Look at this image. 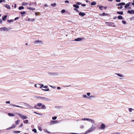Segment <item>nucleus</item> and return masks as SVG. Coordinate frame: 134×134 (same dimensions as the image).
<instances>
[{"label":"nucleus","mask_w":134,"mask_h":134,"mask_svg":"<svg viewBox=\"0 0 134 134\" xmlns=\"http://www.w3.org/2000/svg\"><path fill=\"white\" fill-rule=\"evenodd\" d=\"M96 128V127L94 126H93V125H92V127L88 130L86 131L87 133L90 132H91L93 131Z\"/></svg>","instance_id":"nucleus-1"},{"label":"nucleus","mask_w":134,"mask_h":134,"mask_svg":"<svg viewBox=\"0 0 134 134\" xmlns=\"http://www.w3.org/2000/svg\"><path fill=\"white\" fill-rule=\"evenodd\" d=\"M125 5V3L124 2H122L116 4V5L117 6H120V7H118V8L119 9H121L122 8V5Z\"/></svg>","instance_id":"nucleus-2"},{"label":"nucleus","mask_w":134,"mask_h":134,"mask_svg":"<svg viewBox=\"0 0 134 134\" xmlns=\"http://www.w3.org/2000/svg\"><path fill=\"white\" fill-rule=\"evenodd\" d=\"M17 114L23 120L27 119L28 118V117L27 116L25 115H23L21 114H20L19 113H17Z\"/></svg>","instance_id":"nucleus-3"},{"label":"nucleus","mask_w":134,"mask_h":134,"mask_svg":"<svg viewBox=\"0 0 134 134\" xmlns=\"http://www.w3.org/2000/svg\"><path fill=\"white\" fill-rule=\"evenodd\" d=\"M105 23L106 24H107V25L108 26H112L113 27H116V26L115 25H113V24H114V23L112 22H105Z\"/></svg>","instance_id":"nucleus-4"},{"label":"nucleus","mask_w":134,"mask_h":134,"mask_svg":"<svg viewBox=\"0 0 134 134\" xmlns=\"http://www.w3.org/2000/svg\"><path fill=\"white\" fill-rule=\"evenodd\" d=\"M58 122L57 120H51L50 122L51 125H52L57 123Z\"/></svg>","instance_id":"nucleus-5"},{"label":"nucleus","mask_w":134,"mask_h":134,"mask_svg":"<svg viewBox=\"0 0 134 134\" xmlns=\"http://www.w3.org/2000/svg\"><path fill=\"white\" fill-rule=\"evenodd\" d=\"M105 125L104 124H102L100 125V128H99V129L104 130L105 129Z\"/></svg>","instance_id":"nucleus-6"},{"label":"nucleus","mask_w":134,"mask_h":134,"mask_svg":"<svg viewBox=\"0 0 134 134\" xmlns=\"http://www.w3.org/2000/svg\"><path fill=\"white\" fill-rule=\"evenodd\" d=\"M34 43L35 44L38 43L41 44H42L43 43L42 41L40 40H36L34 42Z\"/></svg>","instance_id":"nucleus-7"},{"label":"nucleus","mask_w":134,"mask_h":134,"mask_svg":"<svg viewBox=\"0 0 134 134\" xmlns=\"http://www.w3.org/2000/svg\"><path fill=\"white\" fill-rule=\"evenodd\" d=\"M42 105V104L41 103H38L37 104V105H34V107L36 109H38V108L37 107V106L40 107Z\"/></svg>","instance_id":"nucleus-8"},{"label":"nucleus","mask_w":134,"mask_h":134,"mask_svg":"<svg viewBox=\"0 0 134 134\" xmlns=\"http://www.w3.org/2000/svg\"><path fill=\"white\" fill-rule=\"evenodd\" d=\"M10 106H12H12L16 107H18L21 108H24V107H22L20 106H19L16 105H14V104H10Z\"/></svg>","instance_id":"nucleus-9"},{"label":"nucleus","mask_w":134,"mask_h":134,"mask_svg":"<svg viewBox=\"0 0 134 134\" xmlns=\"http://www.w3.org/2000/svg\"><path fill=\"white\" fill-rule=\"evenodd\" d=\"M15 127H16L15 125L14 124H13L12 125V126L10 127L9 128L7 129V130L15 128Z\"/></svg>","instance_id":"nucleus-10"},{"label":"nucleus","mask_w":134,"mask_h":134,"mask_svg":"<svg viewBox=\"0 0 134 134\" xmlns=\"http://www.w3.org/2000/svg\"><path fill=\"white\" fill-rule=\"evenodd\" d=\"M79 15L80 16H84L85 15V13H83V12H81L79 13Z\"/></svg>","instance_id":"nucleus-11"},{"label":"nucleus","mask_w":134,"mask_h":134,"mask_svg":"<svg viewBox=\"0 0 134 134\" xmlns=\"http://www.w3.org/2000/svg\"><path fill=\"white\" fill-rule=\"evenodd\" d=\"M127 13L130 14H134V10H129L127 11Z\"/></svg>","instance_id":"nucleus-12"},{"label":"nucleus","mask_w":134,"mask_h":134,"mask_svg":"<svg viewBox=\"0 0 134 134\" xmlns=\"http://www.w3.org/2000/svg\"><path fill=\"white\" fill-rule=\"evenodd\" d=\"M131 3V2H129L127 4H126L125 6V8H127V7H129L130 6V4Z\"/></svg>","instance_id":"nucleus-13"},{"label":"nucleus","mask_w":134,"mask_h":134,"mask_svg":"<svg viewBox=\"0 0 134 134\" xmlns=\"http://www.w3.org/2000/svg\"><path fill=\"white\" fill-rule=\"evenodd\" d=\"M0 29L2 30H4V31H7L8 30V29L6 27H1L0 28Z\"/></svg>","instance_id":"nucleus-14"},{"label":"nucleus","mask_w":134,"mask_h":134,"mask_svg":"<svg viewBox=\"0 0 134 134\" xmlns=\"http://www.w3.org/2000/svg\"><path fill=\"white\" fill-rule=\"evenodd\" d=\"M4 6L8 9H10V7L8 4H5Z\"/></svg>","instance_id":"nucleus-15"},{"label":"nucleus","mask_w":134,"mask_h":134,"mask_svg":"<svg viewBox=\"0 0 134 134\" xmlns=\"http://www.w3.org/2000/svg\"><path fill=\"white\" fill-rule=\"evenodd\" d=\"M27 9L29 10H35V8H32L31 7H27Z\"/></svg>","instance_id":"nucleus-16"},{"label":"nucleus","mask_w":134,"mask_h":134,"mask_svg":"<svg viewBox=\"0 0 134 134\" xmlns=\"http://www.w3.org/2000/svg\"><path fill=\"white\" fill-rule=\"evenodd\" d=\"M82 40V38H77L75 39V41H81Z\"/></svg>","instance_id":"nucleus-17"},{"label":"nucleus","mask_w":134,"mask_h":134,"mask_svg":"<svg viewBox=\"0 0 134 134\" xmlns=\"http://www.w3.org/2000/svg\"><path fill=\"white\" fill-rule=\"evenodd\" d=\"M73 6L75 7L76 8H79V6L77 4H74Z\"/></svg>","instance_id":"nucleus-18"},{"label":"nucleus","mask_w":134,"mask_h":134,"mask_svg":"<svg viewBox=\"0 0 134 134\" xmlns=\"http://www.w3.org/2000/svg\"><path fill=\"white\" fill-rule=\"evenodd\" d=\"M7 15L4 16L3 18V21L7 19Z\"/></svg>","instance_id":"nucleus-19"},{"label":"nucleus","mask_w":134,"mask_h":134,"mask_svg":"<svg viewBox=\"0 0 134 134\" xmlns=\"http://www.w3.org/2000/svg\"><path fill=\"white\" fill-rule=\"evenodd\" d=\"M28 4V3L26 2H23L22 3V5H27Z\"/></svg>","instance_id":"nucleus-20"},{"label":"nucleus","mask_w":134,"mask_h":134,"mask_svg":"<svg viewBox=\"0 0 134 134\" xmlns=\"http://www.w3.org/2000/svg\"><path fill=\"white\" fill-rule=\"evenodd\" d=\"M118 19H122L123 18V17H122L121 16V15H119L118 17Z\"/></svg>","instance_id":"nucleus-21"},{"label":"nucleus","mask_w":134,"mask_h":134,"mask_svg":"<svg viewBox=\"0 0 134 134\" xmlns=\"http://www.w3.org/2000/svg\"><path fill=\"white\" fill-rule=\"evenodd\" d=\"M117 13L118 14L121 15H123V12H117Z\"/></svg>","instance_id":"nucleus-22"},{"label":"nucleus","mask_w":134,"mask_h":134,"mask_svg":"<svg viewBox=\"0 0 134 134\" xmlns=\"http://www.w3.org/2000/svg\"><path fill=\"white\" fill-rule=\"evenodd\" d=\"M96 4V3L95 2H93L91 3V5H95Z\"/></svg>","instance_id":"nucleus-23"},{"label":"nucleus","mask_w":134,"mask_h":134,"mask_svg":"<svg viewBox=\"0 0 134 134\" xmlns=\"http://www.w3.org/2000/svg\"><path fill=\"white\" fill-rule=\"evenodd\" d=\"M83 97L84 98H86V97L89 98L90 97H93V96H90V97H87L86 95H83Z\"/></svg>","instance_id":"nucleus-24"},{"label":"nucleus","mask_w":134,"mask_h":134,"mask_svg":"<svg viewBox=\"0 0 134 134\" xmlns=\"http://www.w3.org/2000/svg\"><path fill=\"white\" fill-rule=\"evenodd\" d=\"M13 133H20V131H14Z\"/></svg>","instance_id":"nucleus-25"},{"label":"nucleus","mask_w":134,"mask_h":134,"mask_svg":"<svg viewBox=\"0 0 134 134\" xmlns=\"http://www.w3.org/2000/svg\"><path fill=\"white\" fill-rule=\"evenodd\" d=\"M24 8L23 6H20L19 8V10H21L22 9H24Z\"/></svg>","instance_id":"nucleus-26"},{"label":"nucleus","mask_w":134,"mask_h":134,"mask_svg":"<svg viewBox=\"0 0 134 134\" xmlns=\"http://www.w3.org/2000/svg\"><path fill=\"white\" fill-rule=\"evenodd\" d=\"M20 121L19 120H17V121H16L15 122V125H17L19 124V122Z\"/></svg>","instance_id":"nucleus-27"},{"label":"nucleus","mask_w":134,"mask_h":134,"mask_svg":"<svg viewBox=\"0 0 134 134\" xmlns=\"http://www.w3.org/2000/svg\"><path fill=\"white\" fill-rule=\"evenodd\" d=\"M116 74L117 75H118V76L120 77H122V75H121L120 74H118V73H116Z\"/></svg>","instance_id":"nucleus-28"},{"label":"nucleus","mask_w":134,"mask_h":134,"mask_svg":"<svg viewBox=\"0 0 134 134\" xmlns=\"http://www.w3.org/2000/svg\"><path fill=\"white\" fill-rule=\"evenodd\" d=\"M103 7L102 6H99V8L101 10H103Z\"/></svg>","instance_id":"nucleus-29"},{"label":"nucleus","mask_w":134,"mask_h":134,"mask_svg":"<svg viewBox=\"0 0 134 134\" xmlns=\"http://www.w3.org/2000/svg\"><path fill=\"white\" fill-rule=\"evenodd\" d=\"M8 115L10 116H14V114H11L10 113H9L8 114Z\"/></svg>","instance_id":"nucleus-30"},{"label":"nucleus","mask_w":134,"mask_h":134,"mask_svg":"<svg viewBox=\"0 0 134 134\" xmlns=\"http://www.w3.org/2000/svg\"><path fill=\"white\" fill-rule=\"evenodd\" d=\"M37 98H41V99H44L46 98L45 97H37Z\"/></svg>","instance_id":"nucleus-31"},{"label":"nucleus","mask_w":134,"mask_h":134,"mask_svg":"<svg viewBox=\"0 0 134 134\" xmlns=\"http://www.w3.org/2000/svg\"><path fill=\"white\" fill-rule=\"evenodd\" d=\"M28 122V120H25L24 121V122L25 123L27 124Z\"/></svg>","instance_id":"nucleus-32"},{"label":"nucleus","mask_w":134,"mask_h":134,"mask_svg":"<svg viewBox=\"0 0 134 134\" xmlns=\"http://www.w3.org/2000/svg\"><path fill=\"white\" fill-rule=\"evenodd\" d=\"M56 5V3H54L53 4H51V6L53 7H55Z\"/></svg>","instance_id":"nucleus-33"},{"label":"nucleus","mask_w":134,"mask_h":134,"mask_svg":"<svg viewBox=\"0 0 134 134\" xmlns=\"http://www.w3.org/2000/svg\"><path fill=\"white\" fill-rule=\"evenodd\" d=\"M13 21H14L13 20H7L8 22H9V23H10L12 22H13Z\"/></svg>","instance_id":"nucleus-34"},{"label":"nucleus","mask_w":134,"mask_h":134,"mask_svg":"<svg viewBox=\"0 0 134 134\" xmlns=\"http://www.w3.org/2000/svg\"><path fill=\"white\" fill-rule=\"evenodd\" d=\"M32 131L34 132L35 133L37 132V130L36 129H34L32 130Z\"/></svg>","instance_id":"nucleus-35"},{"label":"nucleus","mask_w":134,"mask_h":134,"mask_svg":"<svg viewBox=\"0 0 134 134\" xmlns=\"http://www.w3.org/2000/svg\"><path fill=\"white\" fill-rule=\"evenodd\" d=\"M42 90L45 91H49V88H47L46 89H42Z\"/></svg>","instance_id":"nucleus-36"},{"label":"nucleus","mask_w":134,"mask_h":134,"mask_svg":"<svg viewBox=\"0 0 134 134\" xmlns=\"http://www.w3.org/2000/svg\"><path fill=\"white\" fill-rule=\"evenodd\" d=\"M41 109H45V106L44 105H42Z\"/></svg>","instance_id":"nucleus-37"},{"label":"nucleus","mask_w":134,"mask_h":134,"mask_svg":"<svg viewBox=\"0 0 134 134\" xmlns=\"http://www.w3.org/2000/svg\"><path fill=\"white\" fill-rule=\"evenodd\" d=\"M107 14L105 13H103L102 14H100V15H102V16H104L105 15Z\"/></svg>","instance_id":"nucleus-38"},{"label":"nucleus","mask_w":134,"mask_h":134,"mask_svg":"<svg viewBox=\"0 0 134 134\" xmlns=\"http://www.w3.org/2000/svg\"><path fill=\"white\" fill-rule=\"evenodd\" d=\"M74 10H75L77 12H79V11L76 8H74Z\"/></svg>","instance_id":"nucleus-39"},{"label":"nucleus","mask_w":134,"mask_h":134,"mask_svg":"<svg viewBox=\"0 0 134 134\" xmlns=\"http://www.w3.org/2000/svg\"><path fill=\"white\" fill-rule=\"evenodd\" d=\"M57 118V117L56 116L53 117L52 118V119L53 120H55Z\"/></svg>","instance_id":"nucleus-40"},{"label":"nucleus","mask_w":134,"mask_h":134,"mask_svg":"<svg viewBox=\"0 0 134 134\" xmlns=\"http://www.w3.org/2000/svg\"><path fill=\"white\" fill-rule=\"evenodd\" d=\"M24 104L26 105V106L28 107H29L30 106V105L27 103H24Z\"/></svg>","instance_id":"nucleus-41"},{"label":"nucleus","mask_w":134,"mask_h":134,"mask_svg":"<svg viewBox=\"0 0 134 134\" xmlns=\"http://www.w3.org/2000/svg\"><path fill=\"white\" fill-rule=\"evenodd\" d=\"M133 110V109L131 108H130L129 109V111L130 112H131V111Z\"/></svg>","instance_id":"nucleus-42"},{"label":"nucleus","mask_w":134,"mask_h":134,"mask_svg":"<svg viewBox=\"0 0 134 134\" xmlns=\"http://www.w3.org/2000/svg\"><path fill=\"white\" fill-rule=\"evenodd\" d=\"M34 4L33 2H30L29 4V5H32L33 4Z\"/></svg>","instance_id":"nucleus-43"},{"label":"nucleus","mask_w":134,"mask_h":134,"mask_svg":"<svg viewBox=\"0 0 134 134\" xmlns=\"http://www.w3.org/2000/svg\"><path fill=\"white\" fill-rule=\"evenodd\" d=\"M90 120H91V122L92 123H94L95 122L93 120L90 119Z\"/></svg>","instance_id":"nucleus-44"},{"label":"nucleus","mask_w":134,"mask_h":134,"mask_svg":"<svg viewBox=\"0 0 134 134\" xmlns=\"http://www.w3.org/2000/svg\"><path fill=\"white\" fill-rule=\"evenodd\" d=\"M122 23L124 24H126V21L125 20L122 21Z\"/></svg>","instance_id":"nucleus-45"},{"label":"nucleus","mask_w":134,"mask_h":134,"mask_svg":"<svg viewBox=\"0 0 134 134\" xmlns=\"http://www.w3.org/2000/svg\"><path fill=\"white\" fill-rule=\"evenodd\" d=\"M76 4H77V5H80V4H81H81L82 3H80V2H77L76 3Z\"/></svg>","instance_id":"nucleus-46"},{"label":"nucleus","mask_w":134,"mask_h":134,"mask_svg":"<svg viewBox=\"0 0 134 134\" xmlns=\"http://www.w3.org/2000/svg\"><path fill=\"white\" fill-rule=\"evenodd\" d=\"M65 12V10L64 9H63L61 11V12L62 13H64Z\"/></svg>","instance_id":"nucleus-47"},{"label":"nucleus","mask_w":134,"mask_h":134,"mask_svg":"<svg viewBox=\"0 0 134 134\" xmlns=\"http://www.w3.org/2000/svg\"><path fill=\"white\" fill-rule=\"evenodd\" d=\"M23 123L21 124L19 126V128L20 127H22L23 126Z\"/></svg>","instance_id":"nucleus-48"},{"label":"nucleus","mask_w":134,"mask_h":134,"mask_svg":"<svg viewBox=\"0 0 134 134\" xmlns=\"http://www.w3.org/2000/svg\"><path fill=\"white\" fill-rule=\"evenodd\" d=\"M5 0H0V3L2 2H5Z\"/></svg>","instance_id":"nucleus-49"},{"label":"nucleus","mask_w":134,"mask_h":134,"mask_svg":"<svg viewBox=\"0 0 134 134\" xmlns=\"http://www.w3.org/2000/svg\"><path fill=\"white\" fill-rule=\"evenodd\" d=\"M25 13V12H20V13L22 14H24Z\"/></svg>","instance_id":"nucleus-50"},{"label":"nucleus","mask_w":134,"mask_h":134,"mask_svg":"<svg viewBox=\"0 0 134 134\" xmlns=\"http://www.w3.org/2000/svg\"><path fill=\"white\" fill-rule=\"evenodd\" d=\"M37 87H39L40 88V84H37Z\"/></svg>","instance_id":"nucleus-51"},{"label":"nucleus","mask_w":134,"mask_h":134,"mask_svg":"<svg viewBox=\"0 0 134 134\" xmlns=\"http://www.w3.org/2000/svg\"><path fill=\"white\" fill-rule=\"evenodd\" d=\"M81 5L83 7H85L86 6V5L85 4H81Z\"/></svg>","instance_id":"nucleus-52"},{"label":"nucleus","mask_w":134,"mask_h":134,"mask_svg":"<svg viewBox=\"0 0 134 134\" xmlns=\"http://www.w3.org/2000/svg\"><path fill=\"white\" fill-rule=\"evenodd\" d=\"M65 3H69V1H68V0H66V1H65Z\"/></svg>","instance_id":"nucleus-53"},{"label":"nucleus","mask_w":134,"mask_h":134,"mask_svg":"<svg viewBox=\"0 0 134 134\" xmlns=\"http://www.w3.org/2000/svg\"><path fill=\"white\" fill-rule=\"evenodd\" d=\"M19 18V17H16V18H15V19H14V20H17Z\"/></svg>","instance_id":"nucleus-54"},{"label":"nucleus","mask_w":134,"mask_h":134,"mask_svg":"<svg viewBox=\"0 0 134 134\" xmlns=\"http://www.w3.org/2000/svg\"><path fill=\"white\" fill-rule=\"evenodd\" d=\"M40 85H41V86L40 87V88H41L42 87H43V84H41Z\"/></svg>","instance_id":"nucleus-55"},{"label":"nucleus","mask_w":134,"mask_h":134,"mask_svg":"<svg viewBox=\"0 0 134 134\" xmlns=\"http://www.w3.org/2000/svg\"><path fill=\"white\" fill-rule=\"evenodd\" d=\"M10 102L9 101H7L6 102V103H7L9 104Z\"/></svg>","instance_id":"nucleus-56"},{"label":"nucleus","mask_w":134,"mask_h":134,"mask_svg":"<svg viewBox=\"0 0 134 134\" xmlns=\"http://www.w3.org/2000/svg\"><path fill=\"white\" fill-rule=\"evenodd\" d=\"M87 94L88 96H89L90 94V93H87Z\"/></svg>","instance_id":"nucleus-57"},{"label":"nucleus","mask_w":134,"mask_h":134,"mask_svg":"<svg viewBox=\"0 0 134 134\" xmlns=\"http://www.w3.org/2000/svg\"><path fill=\"white\" fill-rule=\"evenodd\" d=\"M38 13H37L36 12L35 13V15H38Z\"/></svg>","instance_id":"nucleus-58"},{"label":"nucleus","mask_w":134,"mask_h":134,"mask_svg":"<svg viewBox=\"0 0 134 134\" xmlns=\"http://www.w3.org/2000/svg\"><path fill=\"white\" fill-rule=\"evenodd\" d=\"M116 1L117 2H120L121 1L120 0H116Z\"/></svg>","instance_id":"nucleus-59"},{"label":"nucleus","mask_w":134,"mask_h":134,"mask_svg":"<svg viewBox=\"0 0 134 134\" xmlns=\"http://www.w3.org/2000/svg\"><path fill=\"white\" fill-rule=\"evenodd\" d=\"M2 20L1 19H0V23H1V24L2 23Z\"/></svg>","instance_id":"nucleus-60"},{"label":"nucleus","mask_w":134,"mask_h":134,"mask_svg":"<svg viewBox=\"0 0 134 134\" xmlns=\"http://www.w3.org/2000/svg\"><path fill=\"white\" fill-rule=\"evenodd\" d=\"M48 87V86H44L43 88H47Z\"/></svg>","instance_id":"nucleus-61"},{"label":"nucleus","mask_w":134,"mask_h":134,"mask_svg":"<svg viewBox=\"0 0 134 134\" xmlns=\"http://www.w3.org/2000/svg\"><path fill=\"white\" fill-rule=\"evenodd\" d=\"M34 112V113H35L36 114H39V115H40V114L39 113H37V112Z\"/></svg>","instance_id":"nucleus-62"},{"label":"nucleus","mask_w":134,"mask_h":134,"mask_svg":"<svg viewBox=\"0 0 134 134\" xmlns=\"http://www.w3.org/2000/svg\"><path fill=\"white\" fill-rule=\"evenodd\" d=\"M85 119H86V120H90V119H89L88 118H86Z\"/></svg>","instance_id":"nucleus-63"},{"label":"nucleus","mask_w":134,"mask_h":134,"mask_svg":"<svg viewBox=\"0 0 134 134\" xmlns=\"http://www.w3.org/2000/svg\"><path fill=\"white\" fill-rule=\"evenodd\" d=\"M132 4L134 5V0L133 1V2L132 3Z\"/></svg>","instance_id":"nucleus-64"}]
</instances>
